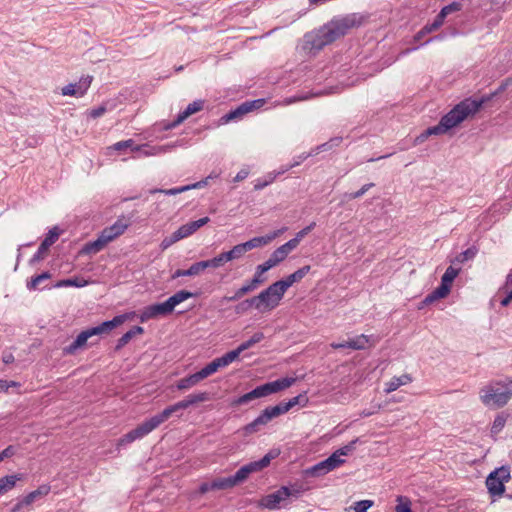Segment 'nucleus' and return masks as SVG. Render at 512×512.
Segmentation results:
<instances>
[{
  "mask_svg": "<svg viewBox=\"0 0 512 512\" xmlns=\"http://www.w3.org/2000/svg\"><path fill=\"white\" fill-rule=\"evenodd\" d=\"M496 93L483 95L478 99L466 98L456 104L447 114L441 117L439 123L435 126L427 128L417 137V141L423 142L429 136L442 135L450 129L462 123L469 116L475 115L483 105L491 101Z\"/></svg>",
  "mask_w": 512,
  "mask_h": 512,
  "instance_id": "nucleus-1",
  "label": "nucleus"
},
{
  "mask_svg": "<svg viewBox=\"0 0 512 512\" xmlns=\"http://www.w3.org/2000/svg\"><path fill=\"white\" fill-rule=\"evenodd\" d=\"M361 23L362 16L356 13L335 17L317 32L307 34L305 36L306 45L310 46V50L320 51L326 45L346 35L350 29L360 26Z\"/></svg>",
  "mask_w": 512,
  "mask_h": 512,
  "instance_id": "nucleus-2",
  "label": "nucleus"
},
{
  "mask_svg": "<svg viewBox=\"0 0 512 512\" xmlns=\"http://www.w3.org/2000/svg\"><path fill=\"white\" fill-rule=\"evenodd\" d=\"M481 402L490 408H502L512 398V378L492 380L480 389Z\"/></svg>",
  "mask_w": 512,
  "mask_h": 512,
  "instance_id": "nucleus-3",
  "label": "nucleus"
},
{
  "mask_svg": "<svg viewBox=\"0 0 512 512\" xmlns=\"http://www.w3.org/2000/svg\"><path fill=\"white\" fill-rule=\"evenodd\" d=\"M285 291L278 281L272 283L258 295L253 296L256 301V310L260 312L271 311L275 309L282 300Z\"/></svg>",
  "mask_w": 512,
  "mask_h": 512,
  "instance_id": "nucleus-4",
  "label": "nucleus"
},
{
  "mask_svg": "<svg viewBox=\"0 0 512 512\" xmlns=\"http://www.w3.org/2000/svg\"><path fill=\"white\" fill-rule=\"evenodd\" d=\"M510 479V467L501 466L492 471L486 478V486L491 496H501L505 492L504 483Z\"/></svg>",
  "mask_w": 512,
  "mask_h": 512,
  "instance_id": "nucleus-5",
  "label": "nucleus"
},
{
  "mask_svg": "<svg viewBox=\"0 0 512 512\" xmlns=\"http://www.w3.org/2000/svg\"><path fill=\"white\" fill-rule=\"evenodd\" d=\"M276 457V454L272 451L268 452L263 458L257 461L249 462L246 465H243L240 469L236 471L234 475H232L233 481L236 485L244 482L250 474L259 472L266 468L272 459Z\"/></svg>",
  "mask_w": 512,
  "mask_h": 512,
  "instance_id": "nucleus-6",
  "label": "nucleus"
},
{
  "mask_svg": "<svg viewBox=\"0 0 512 512\" xmlns=\"http://www.w3.org/2000/svg\"><path fill=\"white\" fill-rule=\"evenodd\" d=\"M288 499L289 493L286 490V486H282L277 491L262 497L259 506L269 510L285 508L289 505Z\"/></svg>",
  "mask_w": 512,
  "mask_h": 512,
  "instance_id": "nucleus-7",
  "label": "nucleus"
},
{
  "mask_svg": "<svg viewBox=\"0 0 512 512\" xmlns=\"http://www.w3.org/2000/svg\"><path fill=\"white\" fill-rule=\"evenodd\" d=\"M344 459L339 458V454H331L328 458L325 460L315 464L314 466L308 468L305 473L308 476L312 477H320L323 476L330 471L336 469L340 465L344 463Z\"/></svg>",
  "mask_w": 512,
  "mask_h": 512,
  "instance_id": "nucleus-8",
  "label": "nucleus"
},
{
  "mask_svg": "<svg viewBox=\"0 0 512 512\" xmlns=\"http://www.w3.org/2000/svg\"><path fill=\"white\" fill-rule=\"evenodd\" d=\"M135 312L124 313L115 316L113 319L104 321L100 325L88 328V332L91 337L109 334L113 329L123 324L125 321L130 320L134 317Z\"/></svg>",
  "mask_w": 512,
  "mask_h": 512,
  "instance_id": "nucleus-9",
  "label": "nucleus"
},
{
  "mask_svg": "<svg viewBox=\"0 0 512 512\" xmlns=\"http://www.w3.org/2000/svg\"><path fill=\"white\" fill-rule=\"evenodd\" d=\"M156 425L151 420V418L145 420L143 423L139 424L136 428L132 429L128 433H126L120 440L119 444H129L137 439H141L156 429Z\"/></svg>",
  "mask_w": 512,
  "mask_h": 512,
  "instance_id": "nucleus-10",
  "label": "nucleus"
},
{
  "mask_svg": "<svg viewBox=\"0 0 512 512\" xmlns=\"http://www.w3.org/2000/svg\"><path fill=\"white\" fill-rule=\"evenodd\" d=\"M60 232L57 227H54L49 230V232L46 234V237L41 242L40 246L38 247L37 252L32 256V258L29 260L30 265H34L35 263L43 260L46 256V254L49 251V248L57 241L59 238Z\"/></svg>",
  "mask_w": 512,
  "mask_h": 512,
  "instance_id": "nucleus-11",
  "label": "nucleus"
},
{
  "mask_svg": "<svg viewBox=\"0 0 512 512\" xmlns=\"http://www.w3.org/2000/svg\"><path fill=\"white\" fill-rule=\"evenodd\" d=\"M170 313H172V310L170 309L167 302L164 301L162 303H156L145 307L139 318L140 322L144 323L149 319L158 318L160 316H167Z\"/></svg>",
  "mask_w": 512,
  "mask_h": 512,
  "instance_id": "nucleus-12",
  "label": "nucleus"
},
{
  "mask_svg": "<svg viewBox=\"0 0 512 512\" xmlns=\"http://www.w3.org/2000/svg\"><path fill=\"white\" fill-rule=\"evenodd\" d=\"M263 103L262 99L254 100V101H246L239 105L236 109L229 111L224 116H222L221 120L224 123H227L229 121L239 119L243 115L247 114L248 112L259 108Z\"/></svg>",
  "mask_w": 512,
  "mask_h": 512,
  "instance_id": "nucleus-13",
  "label": "nucleus"
},
{
  "mask_svg": "<svg viewBox=\"0 0 512 512\" xmlns=\"http://www.w3.org/2000/svg\"><path fill=\"white\" fill-rule=\"evenodd\" d=\"M91 82H92V77L86 76L84 78H81L76 83H70V84L64 86L61 89V94L63 96L82 97L87 92L88 88L90 87Z\"/></svg>",
  "mask_w": 512,
  "mask_h": 512,
  "instance_id": "nucleus-14",
  "label": "nucleus"
},
{
  "mask_svg": "<svg viewBox=\"0 0 512 512\" xmlns=\"http://www.w3.org/2000/svg\"><path fill=\"white\" fill-rule=\"evenodd\" d=\"M50 489L51 487L48 484L40 485L36 490L28 493L25 497L20 499L12 509V512H17L21 510L23 507L31 505L38 498L48 495Z\"/></svg>",
  "mask_w": 512,
  "mask_h": 512,
  "instance_id": "nucleus-15",
  "label": "nucleus"
},
{
  "mask_svg": "<svg viewBox=\"0 0 512 512\" xmlns=\"http://www.w3.org/2000/svg\"><path fill=\"white\" fill-rule=\"evenodd\" d=\"M209 221V217H203L198 220L188 222L180 226L176 231H174V233L178 240L180 241L195 233L199 228L206 225Z\"/></svg>",
  "mask_w": 512,
  "mask_h": 512,
  "instance_id": "nucleus-16",
  "label": "nucleus"
},
{
  "mask_svg": "<svg viewBox=\"0 0 512 512\" xmlns=\"http://www.w3.org/2000/svg\"><path fill=\"white\" fill-rule=\"evenodd\" d=\"M129 224L123 219L119 218L114 224L109 227L104 228L100 234L103 238H105L108 243L112 242L114 239L122 235L125 230L128 228Z\"/></svg>",
  "mask_w": 512,
  "mask_h": 512,
  "instance_id": "nucleus-17",
  "label": "nucleus"
},
{
  "mask_svg": "<svg viewBox=\"0 0 512 512\" xmlns=\"http://www.w3.org/2000/svg\"><path fill=\"white\" fill-rule=\"evenodd\" d=\"M204 107V101L203 100H196L192 103H190L184 111L178 114L177 118L168 125V128H175L182 122H184L189 116H191L194 113H197L201 111Z\"/></svg>",
  "mask_w": 512,
  "mask_h": 512,
  "instance_id": "nucleus-18",
  "label": "nucleus"
},
{
  "mask_svg": "<svg viewBox=\"0 0 512 512\" xmlns=\"http://www.w3.org/2000/svg\"><path fill=\"white\" fill-rule=\"evenodd\" d=\"M310 270L311 266L305 265L296 270L294 273L288 275L286 278L279 280L278 283L286 292L288 288L291 287L294 283L301 281L310 272Z\"/></svg>",
  "mask_w": 512,
  "mask_h": 512,
  "instance_id": "nucleus-19",
  "label": "nucleus"
},
{
  "mask_svg": "<svg viewBox=\"0 0 512 512\" xmlns=\"http://www.w3.org/2000/svg\"><path fill=\"white\" fill-rule=\"evenodd\" d=\"M90 338H91V336L87 329L82 331L80 334H78L76 339L71 344H69L68 346H65L63 348V354L64 355H74L78 349H80L86 345L88 339H90Z\"/></svg>",
  "mask_w": 512,
  "mask_h": 512,
  "instance_id": "nucleus-20",
  "label": "nucleus"
},
{
  "mask_svg": "<svg viewBox=\"0 0 512 512\" xmlns=\"http://www.w3.org/2000/svg\"><path fill=\"white\" fill-rule=\"evenodd\" d=\"M24 480V474L16 473L0 478V496L15 488L17 482Z\"/></svg>",
  "mask_w": 512,
  "mask_h": 512,
  "instance_id": "nucleus-21",
  "label": "nucleus"
},
{
  "mask_svg": "<svg viewBox=\"0 0 512 512\" xmlns=\"http://www.w3.org/2000/svg\"><path fill=\"white\" fill-rule=\"evenodd\" d=\"M107 244H108V241L105 238H103L101 234H99L96 240L87 242L84 245V247L81 250V253L96 254V253L102 251L106 247Z\"/></svg>",
  "mask_w": 512,
  "mask_h": 512,
  "instance_id": "nucleus-22",
  "label": "nucleus"
},
{
  "mask_svg": "<svg viewBox=\"0 0 512 512\" xmlns=\"http://www.w3.org/2000/svg\"><path fill=\"white\" fill-rule=\"evenodd\" d=\"M144 333V328L141 326H133L129 331L123 334L116 343L115 350H121L125 345H127L133 337L136 335H141Z\"/></svg>",
  "mask_w": 512,
  "mask_h": 512,
  "instance_id": "nucleus-23",
  "label": "nucleus"
},
{
  "mask_svg": "<svg viewBox=\"0 0 512 512\" xmlns=\"http://www.w3.org/2000/svg\"><path fill=\"white\" fill-rule=\"evenodd\" d=\"M51 277H52V274L49 271L42 272L41 274L36 275V276L32 277L30 280H28L26 287L30 291L43 290V289L47 288L48 286L44 285L43 287H40V285L44 281L51 279Z\"/></svg>",
  "mask_w": 512,
  "mask_h": 512,
  "instance_id": "nucleus-24",
  "label": "nucleus"
},
{
  "mask_svg": "<svg viewBox=\"0 0 512 512\" xmlns=\"http://www.w3.org/2000/svg\"><path fill=\"white\" fill-rule=\"evenodd\" d=\"M449 293L450 288H446L440 284L435 290H433L424 298L422 305H430L439 299L445 298Z\"/></svg>",
  "mask_w": 512,
  "mask_h": 512,
  "instance_id": "nucleus-25",
  "label": "nucleus"
},
{
  "mask_svg": "<svg viewBox=\"0 0 512 512\" xmlns=\"http://www.w3.org/2000/svg\"><path fill=\"white\" fill-rule=\"evenodd\" d=\"M412 382V377L409 374H403L399 377H393L388 383H386L385 392L391 393L397 390L400 386L409 384Z\"/></svg>",
  "mask_w": 512,
  "mask_h": 512,
  "instance_id": "nucleus-26",
  "label": "nucleus"
},
{
  "mask_svg": "<svg viewBox=\"0 0 512 512\" xmlns=\"http://www.w3.org/2000/svg\"><path fill=\"white\" fill-rule=\"evenodd\" d=\"M196 296V294L190 292V291H187V290H180V291H177L175 294H173L172 296H170L166 302L167 304L169 305L170 309L173 311L174 308L182 303L183 301L189 299V298H192Z\"/></svg>",
  "mask_w": 512,
  "mask_h": 512,
  "instance_id": "nucleus-27",
  "label": "nucleus"
},
{
  "mask_svg": "<svg viewBox=\"0 0 512 512\" xmlns=\"http://www.w3.org/2000/svg\"><path fill=\"white\" fill-rule=\"evenodd\" d=\"M196 296V294L190 292V291H187V290H180V291H177L175 294H173L172 296H170L166 302L167 304L169 305L170 309L173 311L174 308L182 303L183 301L189 299V298H192Z\"/></svg>",
  "mask_w": 512,
  "mask_h": 512,
  "instance_id": "nucleus-28",
  "label": "nucleus"
},
{
  "mask_svg": "<svg viewBox=\"0 0 512 512\" xmlns=\"http://www.w3.org/2000/svg\"><path fill=\"white\" fill-rule=\"evenodd\" d=\"M460 271V267L456 268L453 264H451L442 275L441 284L444 287L451 289L452 283L454 279L459 275Z\"/></svg>",
  "mask_w": 512,
  "mask_h": 512,
  "instance_id": "nucleus-29",
  "label": "nucleus"
},
{
  "mask_svg": "<svg viewBox=\"0 0 512 512\" xmlns=\"http://www.w3.org/2000/svg\"><path fill=\"white\" fill-rule=\"evenodd\" d=\"M200 381H202V378L201 376H199V373L196 372L192 375L180 379L177 382L176 387L179 390H188L193 386L197 385Z\"/></svg>",
  "mask_w": 512,
  "mask_h": 512,
  "instance_id": "nucleus-30",
  "label": "nucleus"
},
{
  "mask_svg": "<svg viewBox=\"0 0 512 512\" xmlns=\"http://www.w3.org/2000/svg\"><path fill=\"white\" fill-rule=\"evenodd\" d=\"M308 402V398L305 394H299L293 398H291L287 402H280L279 405L283 411V413H287L290 409H292L296 405L305 406Z\"/></svg>",
  "mask_w": 512,
  "mask_h": 512,
  "instance_id": "nucleus-31",
  "label": "nucleus"
},
{
  "mask_svg": "<svg viewBox=\"0 0 512 512\" xmlns=\"http://www.w3.org/2000/svg\"><path fill=\"white\" fill-rule=\"evenodd\" d=\"M258 287L252 284L251 281H248L242 287H240L233 296H225L223 299L227 302H234L242 298L244 295L254 291Z\"/></svg>",
  "mask_w": 512,
  "mask_h": 512,
  "instance_id": "nucleus-32",
  "label": "nucleus"
},
{
  "mask_svg": "<svg viewBox=\"0 0 512 512\" xmlns=\"http://www.w3.org/2000/svg\"><path fill=\"white\" fill-rule=\"evenodd\" d=\"M269 422L264 419L261 415L256 417L252 422L248 423L243 427L244 435H250L260 430L262 426L267 425Z\"/></svg>",
  "mask_w": 512,
  "mask_h": 512,
  "instance_id": "nucleus-33",
  "label": "nucleus"
},
{
  "mask_svg": "<svg viewBox=\"0 0 512 512\" xmlns=\"http://www.w3.org/2000/svg\"><path fill=\"white\" fill-rule=\"evenodd\" d=\"M477 252L478 250L475 246L469 247L465 251L459 253L454 259L450 260V262L453 265L463 264L469 260H472L476 256Z\"/></svg>",
  "mask_w": 512,
  "mask_h": 512,
  "instance_id": "nucleus-34",
  "label": "nucleus"
},
{
  "mask_svg": "<svg viewBox=\"0 0 512 512\" xmlns=\"http://www.w3.org/2000/svg\"><path fill=\"white\" fill-rule=\"evenodd\" d=\"M296 382V378L293 377H285L280 378L275 381L269 382L271 385V389L273 394L277 393L279 391H282L284 389H287L291 387Z\"/></svg>",
  "mask_w": 512,
  "mask_h": 512,
  "instance_id": "nucleus-35",
  "label": "nucleus"
},
{
  "mask_svg": "<svg viewBox=\"0 0 512 512\" xmlns=\"http://www.w3.org/2000/svg\"><path fill=\"white\" fill-rule=\"evenodd\" d=\"M258 398H261V396H260L258 387H256L253 390H251L250 392L245 393V394L241 395L240 397L234 399L232 401L231 405L232 406L244 405V404H247V403L251 402L252 400H255Z\"/></svg>",
  "mask_w": 512,
  "mask_h": 512,
  "instance_id": "nucleus-36",
  "label": "nucleus"
},
{
  "mask_svg": "<svg viewBox=\"0 0 512 512\" xmlns=\"http://www.w3.org/2000/svg\"><path fill=\"white\" fill-rule=\"evenodd\" d=\"M258 398H261V396H260L258 387H256L253 390H251L250 392L245 393V394L241 395L240 397L234 399L232 401L231 405L232 406L244 405V404H247V403L251 402L252 400H255Z\"/></svg>",
  "mask_w": 512,
  "mask_h": 512,
  "instance_id": "nucleus-37",
  "label": "nucleus"
},
{
  "mask_svg": "<svg viewBox=\"0 0 512 512\" xmlns=\"http://www.w3.org/2000/svg\"><path fill=\"white\" fill-rule=\"evenodd\" d=\"M368 342H369V337L362 334V335L356 336L355 338L348 340L347 348H350L353 350H363L367 347Z\"/></svg>",
  "mask_w": 512,
  "mask_h": 512,
  "instance_id": "nucleus-38",
  "label": "nucleus"
},
{
  "mask_svg": "<svg viewBox=\"0 0 512 512\" xmlns=\"http://www.w3.org/2000/svg\"><path fill=\"white\" fill-rule=\"evenodd\" d=\"M87 284H88L87 280H85L83 278L75 277V278L60 280L55 285H53V287L61 288V287L74 286V287L80 288V287L86 286Z\"/></svg>",
  "mask_w": 512,
  "mask_h": 512,
  "instance_id": "nucleus-39",
  "label": "nucleus"
},
{
  "mask_svg": "<svg viewBox=\"0 0 512 512\" xmlns=\"http://www.w3.org/2000/svg\"><path fill=\"white\" fill-rule=\"evenodd\" d=\"M283 411L280 407L279 404L275 405V406H269V407H266L261 413L260 415L262 417H264V419L268 422H270L271 420H273L274 418H277L281 415H283Z\"/></svg>",
  "mask_w": 512,
  "mask_h": 512,
  "instance_id": "nucleus-40",
  "label": "nucleus"
},
{
  "mask_svg": "<svg viewBox=\"0 0 512 512\" xmlns=\"http://www.w3.org/2000/svg\"><path fill=\"white\" fill-rule=\"evenodd\" d=\"M263 339H264V334L262 332H256L252 335V337L250 339L241 343L236 349L239 350V353L241 354L243 351L251 348L255 344L262 341Z\"/></svg>",
  "mask_w": 512,
  "mask_h": 512,
  "instance_id": "nucleus-41",
  "label": "nucleus"
},
{
  "mask_svg": "<svg viewBox=\"0 0 512 512\" xmlns=\"http://www.w3.org/2000/svg\"><path fill=\"white\" fill-rule=\"evenodd\" d=\"M239 355H240L239 350L234 349L232 351L225 353L223 356L215 358V359L219 363V366L221 368H223V367H226L229 364H231L236 359H238Z\"/></svg>",
  "mask_w": 512,
  "mask_h": 512,
  "instance_id": "nucleus-42",
  "label": "nucleus"
},
{
  "mask_svg": "<svg viewBox=\"0 0 512 512\" xmlns=\"http://www.w3.org/2000/svg\"><path fill=\"white\" fill-rule=\"evenodd\" d=\"M277 235V232H273L270 235L254 237L248 241L250 242L251 247L255 249L269 244Z\"/></svg>",
  "mask_w": 512,
  "mask_h": 512,
  "instance_id": "nucleus-43",
  "label": "nucleus"
},
{
  "mask_svg": "<svg viewBox=\"0 0 512 512\" xmlns=\"http://www.w3.org/2000/svg\"><path fill=\"white\" fill-rule=\"evenodd\" d=\"M236 486L235 482L233 481L232 476L224 477V478H217L212 481V487L215 488V490H225Z\"/></svg>",
  "mask_w": 512,
  "mask_h": 512,
  "instance_id": "nucleus-44",
  "label": "nucleus"
},
{
  "mask_svg": "<svg viewBox=\"0 0 512 512\" xmlns=\"http://www.w3.org/2000/svg\"><path fill=\"white\" fill-rule=\"evenodd\" d=\"M173 410L171 406L166 407L162 412L151 417V420L154 422L156 427L161 425L163 422L168 420L173 415Z\"/></svg>",
  "mask_w": 512,
  "mask_h": 512,
  "instance_id": "nucleus-45",
  "label": "nucleus"
},
{
  "mask_svg": "<svg viewBox=\"0 0 512 512\" xmlns=\"http://www.w3.org/2000/svg\"><path fill=\"white\" fill-rule=\"evenodd\" d=\"M221 368L219 363L214 359L210 363H208L205 367L198 371L199 376H201L202 380L217 372L218 369Z\"/></svg>",
  "mask_w": 512,
  "mask_h": 512,
  "instance_id": "nucleus-46",
  "label": "nucleus"
},
{
  "mask_svg": "<svg viewBox=\"0 0 512 512\" xmlns=\"http://www.w3.org/2000/svg\"><path fill=\"white\" fill-rule=\"evenodd\" d=\"M200 272L197 269L196 263H193L188 269H177L173 275L172 279H176L183 276H196L199 275Z\"/></svg>",
  "mask_w": 512,
  "mask_h": 512,
  "instance_id": "nucleus-47",
  "label": "nucleus"
},
{
  "mask_svg": "<svg viewBox=\"0 0 512 512\" xmlns=\"http://www.w3.org/2000/svg\"><path fill=\"white\" fill-rule=\"evenodd\" d=\"M250 308H255L256 309V301H255L254 297L248 298V299L243 300L242 302H240L235 307V311L238 314H243V313L247 312Z\"/></svg>",
  "mask_w": 512,
  "mask_h": 512,
  "instance_id": "nucleus-48",
  "label": "nucleus"
},
{
  "mask_svg": "<svg viewBox=\"0 0 512 512\" xmlns=\"http://www.w3.org/2000/svg\"><path fill=\"white\" fill-rule=\"evenodd\" d=\"M396 512H413L411 509V502L408 498L399 496L397 498Z\"/></svg>",
  "mask_w": 512,
  "mask_h": 512,
  "instance_id": "nucleus-49",
  "label": "nucleus"
},
{
  "mask_svg": "<svg viewBox=\"0 0 512 512\" xmlns=\"http://www.w3.org/2000/svg\"><path fill=\"white\" fill-rule=\"evenodd\" d=\"M341 142H342V137L331 138L326 143H323V144L317 146V148H316L317 153L321 152V151H328L334 147H337L340 145Z\"/></svg>",
  "mask_w": 512,
  "mask_h": 512,
  "instance_id": "nucleus-50",
  "label": "nucleus"
},
{
  "mask_svg": "<svg viewBox=\"0 0 512 512\" xmlns=\"http://www.w3.org/2000/svg\"><path fill=\"white\" fill-rule=\"evenodd\" d=\"M505 423H506V416L504 414L497 415L493 421V424L491 427V432L493 434H498L504 428Z\"/></svg>",
  "mask_w": 512,
  "mask_h": 512,
  "instance_id": "nucleus-51",
  "label": "nucleus"
},
{
  "mask_svg": "<svg viewBox=\"0 0 512 512\" xmlns=\"http://www.w3.org/2000/svg\"><path fill=\"white\" fill-rule=\"evenodd\" d=\"M299 243H300V241L296 237H294V238L290 239L288 242H286L285 244L278 247V249L282 250L283 251L282 253L287 257L288 254L299 245Z\"/></svg>",
  "mask_w": 512,
  "mask_h": 512,
  "instance_id": "nucleus-52",
  "label": "nucleus"
},
{
  "mask_svg": "<svg viewBox=\"0 0 512 512\" xmlns=\"http://www.w3.org/2000/svg\"><path fill=\"white\" fill-rule=\"evenodd\" d=\"M299 243H300V241L296 237H294V238L290 239L288 242H286L285 244L278 247V249L282 250L283 251L282 253L287 257L288 254L299 245Z\"/></svg>",
  "mask_w": 512,
  "mask_h": 512,
  "instance_id": "nucleus-53",
  "label": "nucleus"
},
{
  "mask_svg": "<svg viewBox=\"0 0 512 512\" xmlns=\"http://www.w3.org/2000/svg\"><path fill=\"white\" fill-rule=\"evenodd\" d=\"M460 9H461V4L459 2H452V3L444 6L440 10L439 14L441 15V17H443L445 19L449 14L459 11Z\"/></svg>",
  "mask_w": 512,
  "mask_h": 512,
  "instance_id": "nucleus-54",
  "label": "nucleus"
},
{
  "mask_svg": "<svg viewBox=\"0 0 512 512\" xmlns=\"http://www.w3.org/2000/svg\"><path fill=\"white\" fill-rule=\"evenodd\" d=\"M444 20L445 19L443 17H441V15L438 13L432 23H428L425 25V31L432 33L434 31L438 30L443 25Z\"/></svg>",
  "mask_w": 512,
  "mask_h": 512,
  "instance_id": "nucleus-55",
  "label": "nucleus"
},
{
  "mask_svg": "<svg viewBox=\"0 0 512 512\" xmlns=\"http://www.w3.org/2000/svg\"><path fill=\"white\" fill-rule=\"evenodd\" d=\"M357 442L358 438L352 440L344 447H341L340 449L336 450L333 454H339V458H341V456H347L355 449Z\"/></svg>",
  "mask_w": 512,
  "mask_h": 512,
  "instance_id": "nucleus-56",
  "label": "nucleus"
},
{
  "mask_svg": "<svg viewBox=\"0 0 512 512\" xmlns=\"http://www.w3.org/2000/svg\"><path fill=\"white\" fill-rule=\"evenodd\" d=\"M265 272L266 271L261 270V266L258 265L256 267V271H255L253 278L250 280L252 282V284L256 285L257 287H259L261 284H263L266 281V277L263 276V274Z\"/></svg>",
  "mask_w": 512,
  "mask_h": 512,
  "instance_id": "nucleus-57",
  "label": "nucleus"
},
{
  "mask_svg": "<svg viewBox=\"0 0 512 512\" xmlns=\"http://www.w3.org/2000/svg\"><path fill=\"white\" fill-rule=\"evenodd\" d=\"M286 490L289 493V498H298L302 495V493L305 491L302 485L294 484L291 486H286Z\"/></svg>",
  "mask_w": 512,
  "mask_h": 512,
  "instance_id": "nucleus-58",
  "label": "nucleus"
},
{
  "mask_svg": "<svg viewBox=\"0 0 512 512\" xmlns=\"http://www.w3.org/2000/svg\"><path fill=\"white\" fill-rule=\"evenodd\" d=\"M373 186H374V183L365 184L358 191H356L354 193L347 194L346 197L349 200L360 198Z\"/></svg>",
  "mask_w": 512,
  "mask_h": 512,
  "instance_id": "nucleus-59",
  "label": "nucleus"
},
{
  "mask_svg": "<svg viewBox=\"0 0 512 512\" xmlns=\"http://www.w3.org/2000/svg\"><path fill=\"white\" fill-rule=\"evenodd\" d=\"M187 190H190V186H182V187H177V188H172V189H155L152 192L153 193L161 192V193H164L166 195H176V194L185 192Z\"/></svg>",
  "mask_w": 512,
  "mask_h": 512,
  "instance_id": "nucleus-60",
  "label": "nucleus"
},
{
  "mask_svg": "<svg viewBox=\"0 0 512 512\" xmlns=\"http://www.w3.org/2000/svg\"><path fill=\"white\" fill-rule=\"evenodd\" d=\"M373 506L372 500H361L355 503V512H367V510Z\"/></svg>",
  "mask_w": 512,
  "mask_h": 512,
  "instance_id": "nucleus-61",
  "label": "nucleus"
},
{
  "mask_svg": "<svg viewBox=\"0 0 512 512\" xmlns=\"http://www.w3.org/2000/svg\"><path fill=\"white\" fill-rule=\"evenodd\" d=\"M178 238L176 237L175 233L173 232L171 235L169 236H166L161 244H160V247L162 250H166L167 248H169L171 245H173L174 243L178 242Z\"/></svg>",
  "mask_w": 512,
  "mask_h": 512,
  "instance_id": "nucleus-62",
  "label": "nucleus"
},
{
  "mask_svg": "<svg viewBox=\"0 0 512 512\" xmlns=\"http://www.w3.org/2000/svg\"><path fill=\"white\" fill-rule=\"evenodd\" d=\"M282 252H283L282 250H279L277 248L270 255L269 259L274 263L275 266L286 259V256Z\"/></svg>",
  "mask_w": 512,
  "mask_h": 512,
  "instance_id": "nucleus-63",
  "label": "nucleus"
},
{
  "mask_svg": "<svg viewBox=\"0 0 512 512\" xmlns=\"http://www.w3.org/2000/svg\"><path fill=\"white\" fill-rule=\"evenodd\" d=\"M134 145V141L132 139H128L125 141L117 142L113 145V148L117 151H122L127 148H131Z\"/></svg>",
  "mask_w": 512,
  "mask_h": 512,
  "instance_id": "nucleus-64",
  "label": "nucleus"
}]
</instances>
